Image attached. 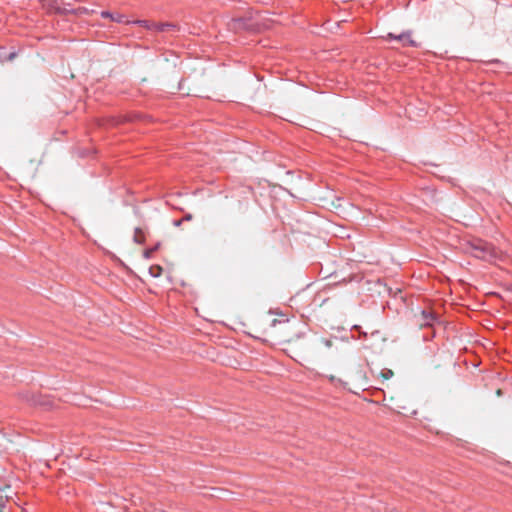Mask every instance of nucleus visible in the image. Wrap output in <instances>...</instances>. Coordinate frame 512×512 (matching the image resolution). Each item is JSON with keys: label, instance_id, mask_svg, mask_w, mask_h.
Returning <instances> with one entry per match:
<instances>
[{"label": "nucleus", "instance_id": "f257e3e1", "mask_svg": "<svg viewBox=\"0 0 512 512\" xmlns=\"http://www.w3.org/2000/svg\"><path fill=\"white\" fill-rule=\"evenodd\" d=\"M466 250L472 256L485 261H493L499 256V251L492 244L478 238L469 241Z\"/></svg>", "mask_w": 512, "mask_h": 512}, {"label": "nucleus", "instance_id": "f03ea898", "mask_svg": "<svg viewBox=\"0 0 512 512\" xmlns=\"http://www.w3.org/2000/svg\"><path fill=\"white\" fill-rule=\"evenodd\" d=\"M388 38L401 41L403 46H412V47L416 46V42L412 39L411 33H409V32H404L399 35H394L392 33H389Z\"/></svg>", "mask_w": 512, "mask_h": 512}, {"label": "nucleus", "instance_id": "7ed1b4c3", "mask_svg": "<svg viewBox=\"0 0 512 512\" xmlns=\"http://www.w3.org/2000/svg\"><path fill=\"white\" fill-rule=\"evenodd\" d=\"M101 16L103 18H110L112 21H115L117 23H130V21H128L126 19V16L123 14H113L108 11H102Z\"/></svg>", "mask_w": 512, "mask_h": 512}, {"label": "nucleus", "instance_id": "20e7f679", "mask_svg": "<svg viewBox=\"0 0 512 512\" xmlns=\"http://www.w3.org/2000/svg\"><path fill=\"white\" fill-rule=\"evenodd\" d=\"M154 26H155V31H158V32H166V31L174 30L176 28V25L172 24V23H156Z\"/></svg>", "mask_w": 512, "mask_h": 512}, {"label": "nucleus", "instance_id": "39448f33", "mask_svg": "<svg viewBox=\"0 0 512 512\" xmlns=\"http://www.w3.org/2000/svg\"><path fill=\"white\" fill-rule=\"evenodd\" d=\"M133 23L141 25L148 30H155V26H154L156 24L155 22H149L147 20H136Z\"/></svg>", "mask_w": 512, "mask_h": 512}, {"label": "nucleus", "instance_id": "423d86ee", "mask_svg": "<svg viewBox=\"0 0 512 512\" xmlns=\"http://www.w3.org/2000/svg\"><path fill=\"white\" fill-rule=\"evenodd\" d=\"M422 316H423V320H424V324L425 325H431L432 324V322L434 320V316H433L432 313L423 311L422 312Z\"/></svg>", "mask_w": 512, "mask_h": 512}, {"label": "nucleus", "instance_id": "0eeeda50", "mask_svg": "<svg viewBox=\"0 0 512 512\" xmlns=\"http://www.w3.org/2000/svg\"><path fill=\"white\" fill-rule=\"evenodd\" d=\"M134 241L136 243H142L144 241V235L140 228H135Z\"/></svg>", "mask_w": 512, "mask_h": 512}, {"label": "nucleus", "instance_id": "6e6552de", "mask_svg": "<svg viewBox=\"0 0 512 512\" xmlns=\"http://www.w3.org/2000/svg\"><path fill=\"white\" fill-rule=\"evenodd\" d=\"M70 12L76 13V14H87L89 10L85 7H79L76 10H69Z\"/></svg>", "mask_w": 512, "mask_h": 512}, {"label": "nucleus", "instance_id": "1a4fd4ad", "mask_svg": "<svg viewBox=\"0 0 512 512\" xmlns=\"http://www.w3.org/2000/svg\"><path fill=\"white\" fill-rule=\"evenodd\" d=\"M150 272L154 277H158L161 272V267H159V266H157L155 268L152 267V268H150Z\"/></svg>", "mask_w": 512, "mask_h": 512}, {"label": "nucleus", "instance_id": "9d476101", "mask_svg": "<svg viewBox=\"0 0 512 512\" xmlns=\"http://www.w3.org/2000/svg\"><path fill=\"white\" fill-rule=\"evenodd\" d=\"M392 375H393V372L390 369H385V370L382 371V376L385 379H389L390 377H392Z\"/></svg>", "mask_w": 512, "mask_h": 512}, {"label": "nucleus", "instance_id": "9b49d317", "mask_svg": "<svg viewBox=\"0 0 512 512\" xmlns=\"http://www.w3.org/2000/svg\"><path fill=\"white\" fill-rule=\"evenodd\" d=\"M153 251H154V250H146V251L144 252V256H145L146 258H150V257H151V254H152V252H153Z\"/></svg>", "mask_w": 512, "mask_h": 512}, {"label": "nucleus", "instance_id": "f8f14e48", "mask_svg": "<svg viewBox=\"0 0 512 512\" xmlns=\"http://www.w3.org/2000/svg\"><path fill=\"white\" fill-rule=\"evenodd\" d=\"M182 222H183V220H182V219H180V220H175V221L173 222V224H174V226L178 227V226H180V225L182 224Z\"/></svg>", "mask_w": 512, "mask_h": 512}, {"label": "nucleus", "instance_id": "ddd939ff", "mask_svg": "<svg viewBox=\"0 0 512 512\" xmlns=\"http://www.w3.org/2000/svg\"><path fill=\"white\" fill-rule=\"evenodd\" d=\"M192 219V215L191 214H187L182 220L183 221H189Z\"/></svg>", "mask_w": 512, "mask_h": 512}]
</instances>
